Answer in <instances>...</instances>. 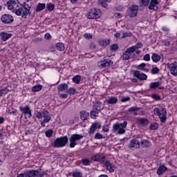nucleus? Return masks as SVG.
<instances>
[{
  "label": "nucleus",
  "mask_w": 177,
  "mask_h": 177,
  "mask_svg": "<svg viewBox=\"0 0 177 177\" xmlns=\"http://www.w3.org/2000/svg\"><path fill=\"white\" fill-rule=\"evenodd\" d=\"M91 127L96 129H100L102 128V123L100 122H95L91 124Z\"/></svg>",
  "instance_id": "30"
},
{
  "label": "nucleus",
  "mask_w": 177,
  "mask_h": 177,
  "mask_svg": "<svg viewBox=\"0 0 177 177\" xmlns=\"http://www.w3.org/2000/svg\"><path fill=\"white\" fill-rule=\"evenodd\" d=\"M133 75L134 77L140 80V81H146V80H147V75L139 71H133Z\"/></svg>",
  "instance_id": "13"
},
{
  "label": "nucleus",
  "mask_w": 177,
  "mask_h": 177,
  "mask_svg": "<svg viewBox=\"0 0 177 177\" xmlns=\"http://www.w3.org/2000/svg\"><path fill=\"white\" fill-rule=\"evenodd\" d=\"M118 49V44H114L111 45L110 50H117Z\"/></svg>",
  "instance_id": "49"
},
{
  "label": "nucleus",
  "mask_w": 177,
  "mask_h": 177,
  "mask_svg": "<svg viewBox=\"0 0 177 177\" xmlns=\"http://www.w3.org/2000/svg\"><path fill=\"white\" fill-rule=\"evenodd\" d=\"M158 4V3H156L150 1V3L149 5V10H158V7L157 6Z\"/></svg>",
  "instance_id": "26"
},
{
  "label": "nucleus",
  "mask_w": 177,
  "mask_h": 177,
  "mask_svg": "<svg viewBox=\"0 0 177 177\" xmlns=\"http://www.w3.org/2000/svg\"><path fill=\"white\" fill-rule=\"evenodd\" d=\"M101 11L99 9L91 8L90 9L87 14L86 17L89 19V20H95L96 19H99L100 17Z\"/></svg>",
  "instance_id": "6"
},
{
  "label": "nucleus",
  "mask_w": 177,
  "mask_h": 177,
  "mask_svg": "<svg viewBox=\"0 0 177 177\" xmlns=\"http://www.w3.org/2000/svg\"><path fill=\"white\" fill-rule=\"evenodd\" d=\"M45 135L47 138H51L52 135H53V130L48 129V130L46 131Z\"/></svg>",
  "instance_id": "40"
},
{
  "label": "nucleus",
  "mask_w": 177,
  "mask_h": 177,
  "mask_svg": "<svg viewBox=\"0 0 177 177\" xmlns=\"http://www.w3.org/2000/svg\"><path fill=\"white\" fill-rule=\"evenodd\" d=\"M117 102H118V98L115 97H110L106 100L107 104H116Z\"/></svg>",
  "instance_id": "21"
},
{
  "label": "nucleus",
  "mask_w": 177,
  "mask_h": 177,
  "mask_svg": "<svg viewBox=\"0 0 177 177\" xmlns=\"http://www.w3.org/2000/svg\"><path fill=\"white\" fill-rule=\"evenodd\" d=\"M76 92L77 91H75V88H70L69 89H68V91H66V93H68V95H75Z\"/></svg>",
  "instance_id": "39"
},
{
  "label": "nucleus",
  "mask_w": 177,
  "mask_h": 177,
  "mask_svg": "<svg viewBox=\"0 0 177 177\" xmlns=\"http://www.w3.org/2000/svg\"><path fill=\"white\" fill-rule=\"evenodd\" d=\"M73 82L75 84H80L81 82V75H77L73 77Z\"/></svg>",
  "instance_id": "32"
},
{
  "label": "nucleus",
  "mask_w": 177,
  "mask_h": 177,
  "mask_svg": "<svg viewBox=\"0 0 177 177\" xmlns=\"http://www.w3.org/2000/svg\"><path fill=\"white\" fill-rule=\"evenodd\" d=\"M44 38H45V39H47V41H49V40L52 39V36L50 35V33H46L44 35Z\"/></svg>",
  "instance_id": "55"
},
{
  "label": "nucleus",
  "mask_w": 177,
  "mask_h": 177,
  "mask_svg": "<svg viewBox=\"0 0 177 177\" xmlns=\"http://www.w3.org/2000/svg\"><path fill=\"white\" fill-rule=\"evenodd\" d=\"M138 10L139 7L137 5H131L128 10L129 17H136V16H138Z\"/></svg>",
  "instance_id": "12"
},
{
  "label": "nucleus",
  "mask_w": 177,
  "mask_h": 177,
  "mask_svg": "<svg viewBox=\"0 0 177 177\" xmlns=\"http://www.w3.org/2000/svg\"><path fill=\"white\" fill-rule=\"evenodd\" d=\"M96 114H99V112H96L95 111H91V118H94L95 120H96V117H97V115Z\"/></svg>",
  "instance_id": "48"
},
{
  "label": "nucleus",
  "mask_w": 177,
  "mask_h": 177,
  "mask_svg": "<svg viewBox=\"0 0 177 177\" xmlns=\"http://www.w3.org/2000/svg\"><path fill=\"white\" fill-rule=\"evenodd\" d=\"M145 67H146V64H145V63H142L137 66V68L138 70H142L143 71H147V73L149 71V69L145 68Z\"/></svg>",
  "instance_id": "33"
},
{
  "label": "nucleus",
  "mask_w": 177,
  "mask_h": 177,
  "mask_svg": "<svg viewBox=\"0 0 177 177\" xmlns=\"http://www.w3.org/2000/svg\"><path fill=\"white\" fill-rule=\"evenodd\" d=\"M84 37L86 38V39H92V35L91 33H84Z\"/></svg>",
  "instance_id": "51"
},
{
  "label": "nucleus",
  "mask_w": 177,
  "mask_h": 177,
  "mask_svg": "<svg viewBox=\"0 0 177 177\" xmlns=\"http://www.w3.org/2000/svg\"><path fill=\"white\" fill-rule=\"evenodd\" d=\"M151 73L152 74H158V72L160 71V69L157 67H153L151 70Z\"/></svg>",
  "instance_id": "50"
},
{
  "label": "nucleus",
  "mask_w": 177,
  "mask_h": 177,
  "mask_svg": "<svg viewBox=\"0 0 177 177\" xmlns=\"http://www.w3.org/2000/svg\"><path fill=\"white\" fill-rule=\"evenodd\" d=\"M104 158H106V157L103 156V154L97 153L95 156H93L91 158V160H93V161H102V162H104Z\"/></svg>",
  "instance_id": "15"
},
{
  "label": "nucleus",
  "mask_w": 177,
  "mask_h": 177,
  "mask_svg": "<svg viewBox=\"0 0 177 177\" xmlns=\"http://www.w3.org/2000/svg\"><path fill=\"white\" fill-rule=\"evenodd\" d=\"M6 6L8 7V9L9 10H13V9H15V6L12 3H10V2L9 1L7 2Z\"/></svg>",
  "instance_id": "47"
},
{
  "label": "nucleus",
  "mask_w": 177,
  "mask_h": 177,
  "mask_svg": "<svg viewBox=\"0 0 177 177\" xmlns=\"http://www.w3.org/2000/svg\"><path fill=\"white\" fill-rule=\"evenodd\" d=\"M139 110H140V108L138 106H133L129 108L128 111L129 113H133V115H138V112L136 111H139Z\"/></svg>",
  "instance_id": "24"
},
{
  "label": "nucleus",
  "mask_w": 177,
  "mask_h": 177,
  "mask_svg": "<svg viewBox=\"0 0 177 177\" xmlns=\"http://www.w3.org/2000/svg\"><path fill=\"white\" fill-rule=\"evenodd\" d=\"M45 3H39L37 6L36 12H41L45 9Z\"/></svg>",
  "instance_id": "31"
},
{
  "label": "nucleus",
  "mask_w": 177,
  "mask_h": 177,
  "mask_svg": "<svg viewBox=\"0 0 177 177\" xmlns=\"http://www.w3.org/2000/svg\"><path fill=\"white\" fill-rule=\"evenodd\" d=\"M89 117V113L85 111H80V118L82 121H86Z\"/></svg>",
  "instance_id": "22"
},
{
  "label": "nucleus",
  "mask_w": 177,
  "mask_h": 177,
  "mask_svg": "<svg viewBox=\"0 0 177 177\" xmlns=\"http://www.w3.org/2000/svg\"><path fill=\"white\" fill-rule=\"evenodd\" d=\"M144 60H145L146 62H150V55L149 54H146L144 56Z\"/></svg>",
  "instance_id": "58"
},
{
  "label": "nucleus",
  "mask_w": 177,
  "mask_h": 177,
  "mask_svg": "<svg viewBox=\"0 0 177 177\" xmlns=\"http://www.w3.org/2000/svg\"><path fill=\"white\" fill-rule=\"evenodd\" d=\"M1 21L4 24H10L11 23H13L15 19L11 15L4 14L1 17Z\"/></svg>",
  "instance_id": "10"
},
{
  "label": "nucleus",
  "mask_w": 177,
  "mask_h": 177,
  "mask_svg": "<svg viewBox=\"0 0 177 177\" xmlns=\"http://www.w3.org/2000/svg\"><path fill=\"white\" fill-rule=\"evenodd\" d=\"M59 97L61 99H67V97H68V95H67V94H59Z\"/></svg>",
  "instance_id": "61"
},
{
  "label": "nucleus",
  "mask_w": 177,
  "mask_h": 177,
  "mask_svg": "<svg viewBox=\"0 0 177 177\" xmlns=\"http://www.w3.org/2000/svg\"><path fill=\"white\" fill-rule=\"evenodd\" d=\"M67 142H68V138L67 136H62L59 138H57L53 141V143L52 144L53 147H64L66 145H67Z\"/></svg>",
  "instance_id": "5"
},
{
  "label": "nucleus",
  "mask_w": 177,
  "mask_h": 177,
  "mask_svg": "<svg viewBox=\"0 0 177 177\" xmlns=\"http://www.w3.org/2000/svg\"><path fill=\"white\" fill-rule=\"evenodd\" d=\"M9 114H16L17 113V111L16 109H11L8 111Z\"/></svg>",
  "instance_id": "62"
},
{
  "label": "nucleus",
  "mask_w": 177,
  "mask_h": 177,
  "mask_svg": "<svg viewBox=\"0 0 177 177\" xmlns=\"http://www.w3.org/2000/svg\"><path fill=\"white\" fill-rule=\"evenodd\" d=\"M151 59L154 63H158L161 60V57L157 53H153L151 56Z\"/></svg>",
  "instance_id": "25"
},
{
  "label": "nucleus",
  "mask_w": 177,
  "mask_h": 177,
  "mask_svg": "<svg viewBox=\"0 0 177 177\" xmlns=\"http://www.w3.org/2000/svg\"><path fill=\"white\" fill-rule=\"evenodd\" d=\"M127 124L128 122L127 121H124L121 124L117 122L113 125L112 132L117 135H123V133H125V128H127Z\"/></svg>",
  "instance_id": "2"
},
{
  "label": "nucleus",
  "mask_w": 177,
  "mask_h": 177,
  "mask_svg": "<svg viewBox=\"0 0 177 177\" xmlns=\"http://www.w3.org/2000/svg\"><path fill=\"white\" fill-rule=\"evenodd\" d=\"M128 147L129 149H139L140 147V141L138 138H134L130 140Z\"/></svg>",
  "instance_id": "14"
},
{
  "label": "nucleus",
  "mask_w": 177,
  "mask_h": 177,
  "mask_svg": "<svg viewBox=\"0 0 177 177\" xmlns=\"http://www.w3.org/2000/svg\"><path fill=\"white\" fill-rule=\"evenodd\" d=\"M129 100H131V98L129 97H122L121 99V102L122 103H125V102H128Z\"/></svg>",
  "instance_id": "53"
},
{
  "label": "nucleus",
  "mask_w": 177,
  "mask_h": 177,
  "mask_svg": "<svg viewBox=\"0 0 177 177\" xmlns=\"http://www.w3.org/2000/svg\"><path fill=\"white\" fill-rule=\"evenodd\" d=\"M141 145L142 147H150L151 146V142H150L149 140H142L141 141Z\"/></svg>",
  "instance_id": "27"
},
{
  "label": "nucleus",
  "mask_w": 177,
  "mask_h": 177,
  "mask_svg": "<svg viewBox=\"0 0 177 177\" xmlns=\"http://www.w3.org/2000/svg\"><path fill=\"white\" fill-rule=\"evenodd\" d=\"M138 122L142 127H146V125H149V124H150V121L148 119L142 118L138 119Z\"/></svg>",
  "instance_id": "20"
},
{
  "label": "nucleus",
  "mask_w": 177,
  "mask_h": 177,
  "mask_svg": "<svg viewBox=\"0 0 177 177\" xmlns=\"http://www.w3.org/2000/svg\"><path fill=\"white\" fill-rule=\"evenodd\" d=\"M84 138V135L82 134H72L69 138L70 147H75L78 145V140H81Z\"/></svg>",
  "instance_id": "7"
},
{
  "label": "nucleus",
  "mask_w": 177,
  "mask_h": 177,
  "mask_svg": "<svg viewBox=\"0 0 177 177\" xmlns=\"http://www.w3.org/2000/svg\"><path fill=\"white\" fill-rule=\"evenodd\" d=\"M155 115L159 117L160 122H165L167 121V109L165 108H155L153 109Z\"/></svg>",
  "instance_id": "4"
},
{
  "label": "nucleus",
  "mask_w": 177,
  "mask_h": 177,
  "mask_svg": "<svg viewBox=\"0 0 177 177\" xmlns=\"http://www.w3.org/2000/svg\"><path fill=\"white\" fill-rule=\"evenodd\" d=\"M25 177H44L46 171L42 170L29 169L24 171Z\"/></svg>",
  "instance_id": "3"
},
{
  "label": "nucleus",
  "mask_w": 177,
  "mask_h": 177,
  "mask_svg": "<svg viewBox=\"0 0 177 177\" xmlns=\"http://www.w3.org/2000/svg\"><path fill=\"white\" fill-rule=\"evenodd\" d=\"M41 41H42V39L41 38H39V37H37V38H35L34 40H33V42H41Z\"/></svg>",
  "instance_id": "64"
},
{
  "label": "nucleus",
  "mask_w": 177,
  "mask_h": 177,
  "mask_svg": "<svg viewBox=\"0 0 177 177\" xmlns=\"http://www.w3.org/2000/svg\"><path fill=\"white\" fill-rule=\"evenodd\" d=\"M19 109L24 115L25 120H28L30 117H32L31 109H30V106H28V105L25 106H20Z\"/></svg>",
  "instance_id": "9"
},
{
  "label": "nucleus",
  "mask_w": 177,
  "mask_h": 177,
  "mask_svg": "<svg viewBox=\"0 0 177 177\" xmlns=\"http://www.w3.org/2000/svg\"><path fill=\"white\" fill-rule=\"evenodd\" d=\"M37 118H42V113L41 112H37L36 113Z\"/></svg>",
  "instance_id": "63"
},
{
  "label": "nucleus",
  "mask_w": 177,
  "mask_h": 177,
  "mask_svg": "<svg viewBox=\"0 0 177 177\" xmlns=\"http://www.w3.org/2000/svg\"><path fill=\"white\" fill-rule=\"evenodd\" d=\"M133 52H135V47L131 46L127 48L122 57V60H129L131 56L133 54Z\"/></svg>",
  "instance_id": "11"
},
{
  "label": "nucleus",
  "mask_w": 177,
  "mask_h": 177,
  "mask_svg": "<svg viewBox=\"0 0 177 177\" xmlns=\"http://www.w3.org/2000/svg\"><path fill=\"white\" fill-rule=\"evenodd\" d=\"M142 46H143V44H142V43H138V44H136V46H133V48H135V50H136V49H139V48H142Z\"/></svg>",
  "instance_id": "59"
},
{
  "label": "nucleus",
  "mask_w": 177,
  "mask_h": 177,
  "mask_svg": "<svg viewBox=\"0 0 177 177\" xmlns=\"http://www.w3.org/2000/svg\"><path fill=\"white\" fill-rule=\"evenodd\" d=\"M98 42L100 46H104V48H106V46H107V45L110 44V39H101V40H99Z\"/></svg>",
  "instance_id": "23"
},
{
  "label": "nucleus",
  "mask_w": 177,
  "mask_h": 177,
  "mask_svg": "<svg viewBox=\"0 0 177 177\" xmlns=\"http://www.w3.org/2000/svg\"><path fill=\"white\" fill-rule=\"evenodd\" d=\"M82 162L83 165H90L91 160H89L87 158H83V159H82Z\"/></svg>",
  "instance_id": "45"
},
{
  "label": "nucleus",
  "mask_w": 177,
  "mask_h": 177,
  "mask_svg": "<svg viewBox=\"0 0 177 177\" xmlns=\"http://www.w3.org/2000/svg\"><path fill=\"white\" fill-rule=\"evenodd\" d=\"M102 111V106H96L93 109V111H95L96 113H99V111Z\"/></svg>",
  "instance_id": "52"
},
{
  "label": "nucleus",
  "mask_w": 177,
  "mask_h": 177,
  "mask_svg": "<svg viewBox=\"0 0 177 177\" xmlns=\"http://www.w3.org/2000/svg\"><path fill=\"white\" fill-rule=\"evenodd\" d=\"M6 93H8V91H6V89L0 90V97L4 96V95H6Z\"/></svg>",
  "instance_id": "56"
},
{
  "label": "nucleus",
  "mask_w": 177,
  "mask_h": 177,
  "mask_svg": "<svg viewBox=\"0 0 177 177\" xmlns=\"http://www.w3.org/2000/svg\"><path fill=\"white\" fill-rule=\"evenodd\" d=\"M110 66H113V61L110 59H105L97 62L99 68H105V67H110Z\"/></svg>",
  "instance_id": "8"
},
{
  "label": "nucleus",
  "mask_w": 177,
  "mask_h": 177,
  "mask_svg": "<svg viewBox=\"0 0 177 177\" xmlns=\"http://www.w3.org/2000/svg\"><path fill=\"white\" fill-rule=\"evenodd\" d=\"M42 89V85L34 86L32 88V92H39Z\"/></svg>",
  "instance_id": "36"
},
{
  "label": "nucleus",
  "mask_w": 177,
  "mask_h": 177,
  "mask_svg": "<svg viewBox=\"0 0 177 177\" xmlns=\"http://www.w3.org/2000/svg\"><path fill=\"white\" fill-rule=\"evenodd\" d=\"M95 131H96V129L91 126L90 128L88 129L89 136H92V135H93V133H95Z\"/></svg>",
  "instance_id": "41"
},
{
  "label": "nucleus",
  "mask_w": 177,
  "mask_h": 177,
  "mask_svg": "<svg viewBox=\"0 0 177 177\" xmlns=\"http://www.w3.org/2000/svg\"><path fill=\"white\" fill-rule=\"evenodd\" d=\"M68 89V85L66 83H62V84L58 85V86H57L58 92H64V91H66V92H67Z\"/></svg>",
  "instance_id": "19"
},
{
  "label": "nucleus",
  "mask_w": 177,
  "mask_h": 177,
  "mask_svg": "<svg viewBox=\"0 0 177 177\" xmlns=\"http://www.w3.org/2000/svg\"><path fill=\"white\" fill-rule=\"evenodd\" d=\"M169 68H170V73L172 75H174V77H176L177 75V65L176 64H171L169 66Z\"/></svg>",
  "instance_id": "18"
},
{
  "label": "nucleus",
  "mask_w": 177,
  "mask_h": 177,
  "mask_svg": "<svg viewBox=\"0 0 177 177\" xmlns=\"http://www.w3.org/2000/svg\"><path fill=\"white\" fill-rule=\"evenodd\" d=\"M150 129H152L153 131H156V129H158V124L157 123H151L149 126Z\"/></svg>",
  "instance_id": "42"
},
{
  "label": "nucleus",
  "mask_w": 177,
  "mask_h": 177,
  "mask_svg": "<svg viewBox=\"0 0 177 177\" xmlns=\"http://www.w3.org/2000/svg\"><path fill=\"white\" fill-rule=\"evenodd\" d=\"M165 171H167V167L165 166L162 165L159 167V168L158 169L157 174L158 175H162V174H164Z\"/></svg>",
  "instance_id": "29"
},
{
  "label": "nucleus",
  "mask_w": 177,
  "mask_h": 177,
  "mask_svg": "<svg viewBox=\"0 0 177 177\" xmlns=\"http://www.w3.org/2000/svg\"><path fill=\"white\" fill-rule=\"evenodd\" d=\"M48 111L44 110L41 111V117H43V118L45 117H48Z\"/></svg>",
  "instance_id": "57"
},
{
  "label": "nucleus",
  "mask_w": 177,
  "mask_h": 177,
  "mask_svg": "<svg viewBox=\"0 0 177 177\" xmlns=\"http://www.w3.org/2000/svg\"><path fill=\"white\" fill-rule=\"evenodd\" d=\"M151 97L153 99V100H156V102H158L159 100H161V96L157 95V94H152L151 95Z\"/></svg>",
  "instance_id": "38"
},
{
  "label": "nucleus",
  "mask_w": 177,
  "mask_h": 177,
  "mask_svg": "<svg viewBox=\"0 0 177 177\" xmlns=\"http://www.w3.org/2000/svg\"><path fill=\"white\" fill-rule=\"evenodd\" d=\"M0 37L4 42L8 41V39H10L12 38V33H6L5 32H2L0 34Z\"/></svg>",
  "instance_id": "17"
},
{
  "label": "nucleus",
  "mask_w": 177,
  "mask_h": 177,
  "mask_svg": "<svg viewBox=\"0 0 177 177\" xmlns=\"http://www.w3.org/2000/svg\"><path fill=\"white\" fill-rule=\"evenodd\" d=\"M131 35H132V34L131 33H128V32H124L122 34V38H127V37H131Z\"/></svg>",
  "instance_id": "60"
},
{
  "label": "nucleus",
  "mask_w": 177,
  "mask_h": 177,
  "mask_svg": "<svg viewBox=\"0 0 177 177\" xmlns=\"http://www.w3.org/2000/svg\"><path fill=\"white\" fill-rule=\"evenodd\" d=\"M105 167H106L107 169L109 170V172H114V169H115V167H114L113 164L110 162V160H106L104 162Z\"/></svg>",
  "instance_id": "16"
},
{
  "label": "nucleus",
  "mask_w": 177,
  "mask_h": 177,
  "mask_svg": "<svg viewBox=\"0 0 177 177\" xmlns=\"http://www.w3.org/2000/svg\"><path fill=\"white\" fill-rule=\"evenodd\" d=\"M94 139L96 140H100V139H104V137H103V135L100 133H96L94 136Z\"/></svg>",
  "instance_id": "43"
},
{
  "label": "nucleus",
  "mask_w": 177,
  "mask_h": 177,
  "mask_svg": "<svg viewBox=\"0 0 177 177\" xmlns=\"http://www.w3.org/2000/svg\"><path fill=\"white\" fill-rule=\"evenodd\" d=\"M13 12L17 16H21L22 19H27L28 16H31V6L28 3L24 2L18 8H16Z\"/></svg>",
  "instance_id": "1"
},
{
  "label": "nucleus",
  "mask_w": 177,
  "mask_h": 177,
  "mask_svg": "<svg viewBox=\"0 0 177 177\" xmlns=\"http://www.w3.org/2000/svg\"><path fill=\"white\" fill-rule=\"evenodd\" d=\"M50 120H51L50 116L48 115V116H46L44 118L43 121L46 123H48V122H49V121H50Z\"/></svg>",
  "instance_id": "54"
},
{
  "label": "nucleus",
  "mask_w": 177,
  "mask_h": 177,
  "mask_svg": "<svg viewBox=\"0 0 177 177\" xmlns=\"http://www.w3.org/2000/svg\"><path fill=\"white\" fill-rule=\"evenodd\" d=\"M98 3L99 5H101L102 8H105V9H107V8H109V4H107L106 1H103V0H99Z\"/></svg>",
  "instance_id": "37"
},
{
  "label": "nucleus",
  "mask_w": 177,
  "mask_h": 177,
  "mask_svg": "<svg viewBox=\"0 0 177 177\" xmlns=\"http://www.w3.org/2000/svg\"><path fill=\"white\" fill-rule=\"evenodd\" d=\"M139 3L140 6H149V3H150V0H139Z\"/></svg>",
  "instance_id": "34"
},
{
  "label": "nucleus",
  "mask_w": 177,
  "mask_h": 177,
  "mask_svg": "<svg viewBox=\"0 0 177 177\" xmlns=\"http://www.w3.org/2000/svg\"><path fill=\"white\" fill-rule=\"evenodd\" d=\"M47 9H48V10H49V12H52V10H53V9H55V5H53L51 3H48L47 4Z\"/></svg>",
  "instance_id": "46"
},
{
  "label": "nucleus",
  "mask_w": 177,
  "mask_h": 177,
  "mask_svg": "<svg viewBox=\"0 0 177 177\" xmlns=\"http://www.w3.org/2000/svg\"><path fill=\"white\" fill-rule=\"evenodd\" d=\"M55 47L57 49V50H59L60 52L64 50L65 49L64 44L63 43H57L55 44Z\"/></svg>",
  "instance_id": "28"
},
{
  "label": "nucleus",
  "mask_w": 177,
  "mask_h": 177,
  "mask_svg": "<svg viewBox=\"0 0 177 177\" xmlns=\"http://www.w3.org/2000/svg\"><path fill=\"white\" fill-rule=\"evenodd\" d=\"M73 177H82V174L80 171H73L72 172Z\"/></svg>",
  "instance_id": "44"
},
{
  "label": "nucleus",
  "mask_w": 177,
  "mask_h": 177,
  "mask_svg": "<svg viewBox=\"0 0 177 177\" xmlns=\"http://www.w3.org/2000/svg\"><path fill=\"white\" fill-rule=\"evenodd\" d=\"M161 84L158 82H151L150 84V88L151 89H156V88H158Z\"/></svg>",
  "instance_id": "35"
}]
</instances>
